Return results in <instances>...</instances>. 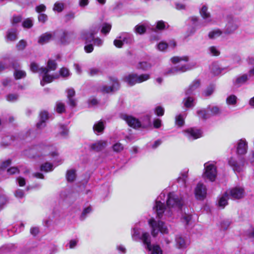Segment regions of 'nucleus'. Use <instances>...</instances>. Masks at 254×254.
I'll use <instances>...</instances> for the list:
<instances>
[{"mask_svg": "<svg viewBox=\"0 0 254 254\" xmlns=\"http://www.w3.org/2000/svg\"><path fill=\"white\" fill-rule=\"evenodd\" d=\"M55 32H46L42 34L38 38V43L40 45H44L49 42L53 38Z\"/></svg>", "mask_w": 254, "mask_h": 254, "instance_id": "19", "label": "nucleus"}, {"mask_svg": "<svg viewBox=\"0 0 254 254\" xmlns=\"http://www.w3.org/2000/svg\"><path fill=\"white\" fill-rule=\"evenodd\" d=\"M105 122L100 120L95 123L93 128L96 134L102 133L105 129Z\"/></svg>", "mask_w": 254, "mask_h": 254, "instance_id": "25", "label": "nucleus"}, {"mask_svg": "<svg viewBox=\"0 0 254 254\" xmlns=\"http://www.w3.org/2000/svg\"><path fill=\"white\" fill-rule=\"evenodd\" d=\"M121 118L125 120L129 126L134 128H138L140 127H145V125H142L140 122L138 121L135 118L131 116H128L126 114H124L121 115Z\"/></svg>", "mask_w": 254, "mask_h": 254, "instance_id": "11", "label": "nucleus"}, {"mask_svg": "<svg viewBox=\"0 0 254 254\" xmlns=\"http://www.w3.org/2000/svg\"><path fill=\"white\" fill-rule=\"evenodd\" d=\"M30 70L33 72H39L40 74L41 73V69L42 68H43V67L40 68L38 66V65L34 63V62H32L30 64Z\"/></svg>", "mask_w": 254, "mask_h": 254, "instance_id": "48", "label": "nucleus"}, {"mask_svg": "<svg viewBox=\"0 0 254 254\" xmlns=\"http://www.w3.org/2000/svg\"><path fill=\"white\" fill-rule=\"evenodd\" d=\"M229 198L228 194H226V192L219 198L218 200V206L222 208H223L226 205H227V200Z\"/></svg>", "mask_w": 254, "mask_h": 254, "instance_id": "35", "label": "nucleus"}, {"mask_svg": "<svg viewBox=\"0 0 254 254\" xmlns=\"http://www.w3.org/2000/svg\"><path fill=\"white\" fill-rule=\"evenodd\" d=\"M189 20L190 21V24L192 27V33L195 32L196 29L198 27L199 22L198 19L196 16H191L190 17Z\"/></svg>", "mask_w": 254, "mask_h": 254, "instance_id": "34", "label": "nucleus"}, {"mask_svg": "<svg viewBox=\"0 0 254 254\" xmlns=\"http://www.w3.org/2000/svg\"><path fill=\"white\" fill-rule=\"evenodd\" d=\"M171 61L172 63L174 64H177L180 63L183 61L185 62H188L189 61V57L187 56L174 57L172 58H171Z\"/></svg>", "mask_w": 254, "mask_h": 254, "instance_id": "37", "label": "nucleus"}, {"mask_svg": "<svg viewBox=\"0 0 254 254\" xmlns=\"http://www.w3.org/2000/svg\"><path fill=\"white\" fill-rule=\"evenodd\" d=\"M168 27V24L163 20H160L157 22L156 28L157 30H161Z\"/></svg>", "mask_w": 254, "mask_h": 254, "instance_id": "49", "label": "nucleus"}, {"mask_svg": "<svg viewBox=\"0 0 254 254\" xmlns=\"http://www.w3.org/2000/svg\"><path fill=\"white\" fill-rule=\"evenodd\" d=\"M78 242V240L77 239H72L70 240L68 243L66 245V247H68V248L70 249H74Z\"/></svg>", "mask_w": 254, "mask_h": 254, "instance_id": "58", "label": "nucleus"}, {"mask_svg": "<svg viewBox=\"0 0 254 254\" xmlns=\"http://www.w3.org/2000/svg\"><path fill=\"white\" fill-rule=\"evenodd\" d=\"M41 73L42 75V79L40 81V84L43 86L45 84L50 83L56 78L53 75H51L48 74L49 69L46 68H42Z\"/></svg>", "mask_w": 254, "mask_h": 254, "instance_id": "17", "label": "nucleus"}, {"mask_svg": "<svg viewBox=\"0 0 254 254\" xmlns=\"http://www.w3.org/2000/svg\"><path fill=\"white\" fill-rule=\"evenodd\" d=\"M150 77V74L147 73L140 75L136 73H131L126 75L124 77V80L129 86H132L136 84L147 81Z\"/></svg>", "mask_w": 254, "mask_h": 254, "instance_id": "3", "label": "nucleus"}, {"mask_svg": "<svg viewBox=\"0 0 254 254\" xmlns=\"http://www.w3.org/2000/svg\"><path fill=\"white\" fill-rule=\"evenodd\" d=\"M157 49L160 51H164L169 47L168 44L165 42H161L157 45Z\"/></svg>", "mask_w": 254, "mask_h": 254, "instance_id": "56", "label": "nucleus"}, {"mask_svg": "<svg viewBox=\"0 0 254 254\" xmlns=\"http://www.w3.org/2000/svg\"><path fill=\"white\" fill-rule=\"evenodd\" d=\"M191 68L190 65L185 64L182 65L181 66L172 67L171 68L168 69L165 74L166 75L175 74L178 72H185L187 70H190Z\"/></svg>", "mask_w": 254, "mask_h": 254, "instance_id": "16", "label": "nucleus"}, {"mask_svg": "<svg viewBox=\"0 0 254 254\" xmlns=\"http://www.w3.org/2000/svg\"><path fill=\"white\" fill-rule=\"evenodd\" d=\"M67 98L68 99L69 104L72 107L76 106V101L73 98L75 95V91L73 88L67 90Z\"/></svg>", "mask_w": 254, "mask_h": 254, "instance_id": "27", "label": "nucleus"}, {"mask_svg": "<svg viewBox=\"0 0 254 254\" xmlns=\"http://www.w3.org/2000/svg\"><path fill=\"white\" fill-rule=\"evenodd\" d=\"M183 133L190 140H193L194 139L200 138L202 135V132L200 129L190 128L184 130Z\"/></svg>", "mask_w": 254, "mask_h": 254, "instance_id": "10", "label": "nucleus"}, {"mask_svg": "<svg viewBox=\"0 0 254 254\" xmlns=\"http://www.w3.org/2000/svg\"><path fill=\"white\" fill-rule=\"evenodd\" d=\"M69 33L67 32H63L60 35V42L62 44H66L69 42Z\"/></svg>", "mask_w": 254, "mask_h": 254, "instance_id": "43", "label": "nucleus"}, {"mask_svg": "<svg viewBox=\"0 0 254 254\" xmlns=\"http://www.w3.org/2000/svg\"><path fill=\"white\" fill-rule=\"evenodd\" d=\"M74 17L75 13L73 12H69L65 15V21L66 22L69 21L72 19H73Z\"/></svg>", "mask_w": 254, "mask_h": 254, "instance_id": "63", "label": "nucleus"}, {"mask_svg": "<svg viewBox=\"0 0 254 254\" xmlns=\"http://www.w3.org/2000/svg\"><path fill=\"white\" fill-rule=\"evenodd\" d=\"M200 14L203 19L205 20V24L209 23L212 21L210 13L208 11V7L203 5L200 10Z\"/></svg>", "mask_w": 254, "mask_h": 254, "instance_id": "23", "label": "nucleus"}, {"mask_svg": "<svg viewBox=\"0 0 254 254\" xmlns=\"http://www.w3.org/2000/svg\"><path fill=\"white\" fill-rule=\"evenodd\" d=\"M65 4L60 1H56L53 6V10L54 11L61 12L64 9Z\"/></svg>", "mask_w": 254, "mask_h": 254, "instance_id": "33", "label": "nucleus"}, {"mask_svg": "<svg viewBox=\"0 0 254 254\" xmlns=\"http://www.w3.org/2000/svg\"><path fill=\"white\" fill-rule=\"evenodd\" d=\"M12 66L15 69L13 73V75L16 79H19L24 78L26 75V73L24 70H19L17 68L19 67V65L18 64H13Z\"/></svg>", "mask_w": 254, "mask_h": 254, "instance_id": "26", "label": "nucleus"}, {"mask_svg": "<svg viewBox=\"0 0 254 254\" xmlns=\"http://www.w3.org/2000/svg\"><path fill=\"white\" fill-rule=\"evenodd\" d=\"M19 97V95L17 94H9L6 96V100L10 102H14L16 101Z\"/></svg>", "mask_w": 254, "mask_h": 254, "instance_id": "52", "label": "nucleus"}, {"mask_svg": "<svg viewBox=\"0 0 254 254\" xmlns=\"http://www.w3.org/2000/svg\"><path fill=\"white\" fill-rule=\"evenodd\" d=\"M186 117L185 114L181 115L180 114L179 115L176 116L175 118V124L176 125L178 126L179 127H182L185 123V118Z\"/></svg>", "mask_w": 254, "mask_h": 254, "instance_id": "36", "label": "nucleus"}, {"mask_svg": "<svg viewBox=\"0 0 254 254\" xmlns=\"http://www.w3.org/2000/svg\"><path fill=\"white\" fill-rule=\"evenodd\" d=\"M53 170V165L50 163H45L41 166V170L46 172L52 171Z\"/></svg>", "mask_w": 254, "mask_h": 254, "instance_id": "44", "label": "nucleus"}, {"mask_svg": "<svg viewBox=\"0 0 254 254\" xmlns=\"http://www.w3.org/2000/svg\"><path fill=\"white\" fill-rule=\"evenodd\" d=\"M230 225V221L229 220H223L221 222L220 225L222 229L226 230Z\"/></svg>", "mask_w": 254, "mask_h": 254, "instance_id": "61", "label": "nucleus"}, {"mask_svg": "<svg viewBox=\"0 0 254 254\" xmlns=\"http://www.w3.org/2000/svg\"><path fill=\"white\" fill-rule=\"evenodd\" d=\"M194 193L197 199L203 200L207 193L205 186L201 183H198L195 188Z\"/></svg>", "mask_w": 254, "mask_h": 254, "instance_id": "12", "label": "nucleus"}, {"mask_svg": "<svg viewBox=\"0 0 254 254\" xmlns=\"http://www.w3.org/2000/svg\"><path fill=\"white\" fill-rule=\"evenodd\" d=\"M22 25L25 28H29L33 25L32 21L30 19H27L23 21Z\"/></svg>", "mask_w": 254, "mask_h": 254, "instance_id": "64", "label": "nucleus"}, {"mask_svg": "<svg viewBox=\"0 0 254 254\" xmlns=\"http://www.w3.org/2000/svg\"><path fill=\"white\" fill-rule=\"evenodd\" d=\"M49 118L48 113L46 111H42L40 114V121L37 124L36 127L39 129H42L46 126V121Z\"/></svg>", "mask_w": 254, "mask_h": 254, "instance_id": "24", "label": "nucleus"}, {"mask_svg": "<svg viewBox=\"0 0 254 254\" xmlns=\"http://www.w3.org/2000/svg\"><path fill=\"white\" fill-rule=\"evenodd\" d=\"M189 244L184 237L180 235L176 236L175 238L176 247L178 249L183 250L187 248Z\"/></svg>", "mask_w": 254, "mask_h": 254, "instance_id": "21", "label": "nucleus"}, {"mask_svg": "<svg viewBox=\"0 0 254 254\" xmlns=\"http://www.w3.org/2000/svg\"><path fill=\"white\" fill-rule=\"evenodd\" d=\"M237 101V97L234 95H231L226 99L227 104L229 105H234Z\"/></svg>", "mask_w": 254, "mask_h": 254, "instance_id": "45", "label": "nucleus"}, {"mask_svg": "<svg viewBox=\"0 0 254 254\" xmlns=\"http://www.w3.org/2000/svg\"><path fill=\"white\" fill-rule=\"evenodd\" d=\"M248 142L245 138L239 139L236 144V152L238 155H244L248 150Z\"/></svg>", "mask_w": 254, "mask_h": 254, "instance_id": "13", "label": "nucleus"}, {"mask_svg": "<svg viewBox=\"0 0 254 254\" xmlns=\"http://www.w3.org/2000/svg\"><path fill=\"white\" fill-rule=\"evenodd\" d=\"M226 194H228L229 198L233 199H239L243 198L245 194V191L242 187H235L230 189L226 191Z\"/></svg>", "mask_w": 254, "mask_h": 254, "instance_id": "9", "label": "nucleus"}, {"mask_svg": "<svg viewBox=\"0 0 254 254\" xmlns=\"http://www.w3.org/2000/svg\"><path fill=\"white\" fill-rule=\"evenodd\" d=\"M207 109L211 112L212 116H216L221 113V110L217 106L208 107Z\"/></svg>", "mask_w": 254, "mask_h": 254, "instance_id": "46", "label": "nucleus"}, {"mask_svg": "<svg viewBox=\"0 0 254 254\" xmlns=\"http://www.w3.org/2000/svg\"><path fill=\"white\" fill-rule=\"evenodd\" d=\"M165 198V193H161L157 198L155 205L153 207L159 218H163L164 215L167 217H171L174 212L181 209L184 204L183 198L179 193L173 192L168 194L167 207L165 206L164 202H162L161 201L162 199L164 200Z\"/></svg>", "mask_w": 254, "mask_h": 254, "instance_id": "1", "label": "nucleus"}, {"mask_svg": "<svg viewBox=\"0 0 254 254\" xmlns=\"http://www.w3.org/2000/svg\"><path fill=\"white\" fill-rule=\"evenodd\" d=\"M111 29V25L110 24L105 23L103 24L101 29V32L103 34H107Z\"/></svg>", "mask_w": 254, "mask_h": 254, "instance_id": "57", "label": "nucleus"}, {"mask_svg": "<svg viewBox=\"0 0 254 254\" xmlns=\"http://www.w3.org/2000/svg\"><path fill=\"white\" fill-rule=\"evenodd\" d=\"M151 67V65L150 64L146 62H140L137 66V68L138 69H141L143 70H146L150 68Z\"/></svg>", "mask_w": 254, "mask_h": 254, "instance_id": "47", "label": "nucleus"}, {"mask_svg": "<svg viewBox=\"0 0 254 254\" xmlns=\"http://www.w3.org/2000/svg\"><path fill=\"white\" fill-rule=\"evenodd\" d=\"M146 27L144 24H137L133 28V31L136 34L142 35L146 32Z\"/></svg>", "mask_w": 254, "mask_h": 254, "instance_id": "32", "label": "nucleus"}, {"mask_svg": "<svg viewBox=\"0 0 254 254\" xmlns=\"http://www.w3.org/2000/svg\"><path fill=\"white\" fill-rule=\"evenodd\" d=\"M47 69H49V71L55 70L57 68V64L55 61L50 60L48 62Z\"/></svg>", "mask_w": 254, "mask_h": 254, "instance_id": "51", "label": "nucleus"}, {"mask_svg": "<svg viewBox=\"0 0 254 254\" xmlns=\"http://www.w3.org/2000/svg\"><path fill=\"white\" fill-rule=\"evenodd\" d=\"M134 38L132 34L128 32H121L114 40L113 43L117 48H122L124 45H132L134 43Z\"/></svg>", "mask_w": 254, "mask_h": 254, "instance_id": "2", "label": "nucleus"}, {"mask_svg": "<svg viewBox=\"0 0 254 254\" xmlns=\"http://www.w3.org/2000/svg\"><path fill=\"white\" fill-rule=\"evenodd\" d=\"M111 81L112 82L111 85H104L101 87L100 90L103 92L108 93L111 92H114L119 88L120 85L117 79L112 78Z\"/></svg>", "mask_w": 254, "mask_h": 254, "instance_id": "15", "label": "nucleus"}, {"mask_svg": "<svg viewBox=\"0 0 254 254\" xmlns=\"http://www.w3.org/2000/svg\"><path fill=\"white\" fill-rule=\"evenodd\" d=\"M107 146L106 140H100L91 143L89 145L90 149L95 152H99L103 150Z\"/></svg>", "mask_w": 254, "mask_h": 254, "instance_id": "18", "label": "nucleus"}, {"mask_svg": "<svg viewBox=\"0 0 254 254\" xmlns=\"http://www.w3.org/2000/svg\"><path fill=\"white\" fill-rule=\"evenodd\" d=\"M66 178L68 182H73L76 178L75 170H70L67 171L66 172Z\"/></svg>", "mask_w": 254, "mask_h": 254, "instance_id": "39", "label": "nucleus"}, {"mask_svg": "<svg viewBox=\"0 0 254 254\" xmlns=\"http://www.w3.org/2000/svg\"><path fill=\"white\" fill-rule=\"evenodd\" d=\"M208 53L212 56H218L220 52L219 49L215 46H211L208 48Z\"/></svg>", "mask_w": 254, "mask_h": 254, "instance_id": "41", "label": "nucleus"}, {"mask_svg": "<svg viewBox=\"0 0 254 254\" xmlns=\"http://www.w3.org/2000/svg\"><path fill=\"white\" fill-rule=\"evenodd\" d=\"M99 29L98 26L92 27L89 30H83L80 33V38L84 40L86 43H91L93 40L94 35L97 33Z\"/></svg>", "mask_w": 254, "mask_h": 254, "instance_id": "8", "label": "nucleus"}, {"mask_svg": "<svg viewBox=\"0 0 254 254\" xmlns=\"http://www.w3.org/2000/svg\"><path fill=\"white\" fill-rule=\"evenodd\" d=\"M11 161L10 159H7L1 162L0 165V168L2 169H5L8 167L11 164Z\"/></svg>", "mask_w": 254, "mask_h": 254, "instance_id": "62", "label": "nucleus"}, {"mask_svg": "<svg viewBox=\"0 0 254 254\" xmlns=\"http://www.w3.org/2000/svg\"><path fill=\"white\" fill-rule=\"evenodd\" d=\"M69 130L67 127L63 125L59 126L58 134L63 138H66L68 136Z\"/></svg>", "mask_w": 254, "mask_h": 254, "instance_id": "31", "label": "nucleus"}, {"mask_svg": "<svg viewBox=\"0 0 254 254\" xmlns=\"http://www.w3.org/2000/svg\"><path fill=\"white\" fill-rule=\"evenodd\" d=\"M215 87L213 85H210L204 91L203 94L205 96L211 95L214 91Z\"/></svg>", "mask_w": 254, "mask_h": 254, "instance_id": "54", "label": "nucleus"}, {"mask_svg": "<svg viewBox=\"0 0 254 254\" xmlns=\"http://www.w3.org/2000/svg\"><path fill=\"white\" fill-rule=\"evenodd\" d=\"M114 151L116 152H120L124 149V145L120 142L115 143L112 146Z\"/></svg>", "mask_w": 254, "mask_h": 254, "instance_id": "50", "label": "nucleus"}, {"mask_svg": "<svg viewBox=\"0 0 254 254\" xmlns=\"http://www.w3.org/2000/svg\"><path fill=\"white\" fill-rule=\"evenodd\" d=\"M91 211H92V208L90 206H88V207L85 208L83 210V211L80 216V219L81 220H84L86 217L87 214H89Z\"/></svg>", "mask_w": 254, "mask_h": 254, "instance_id": "55", "label": "nucleus"}, {"mask_svg": "<svg viewBox=\"0 0 254 254\" xmlns=\"http://www.w3.org/2000/svg\"><path fill=\"white\" fill-rule=\"evenodd\" d=\"M194 99L192 97L188 96L184 99V106L187 108L192 107L194 106Z\"/></svg>", "mask_w": 254, "mask_h": 254, "instance_id": "38", "label": "nucleus"}, {"mask_svg": "<svg viewBox=\"0 0 254 254\" xmlns=\"http://www.w3.org/2000/svg\"><path fill=\"white\" fill-rule=\"evenodd\" d=\"M229 165L233 168L234 171L240 172L242 170V167L238 164L236 160L231 157L228 161Z\"/></svg>", "mask_w": 254, "mask_h": 254, "instance_id": "28", "label": "nucleus"}, {"mask_svg": "<svg viewBox=\"0 0 254 254\" xmlns=\"http://www.w3.org/2000/svg\"><path fill=\"white\" fill-rule=\"evenodd\" d=\"M222 34V31L219 29H216L210 31L209 33L208 36L210 39H215L219 37Z\"/></svg>", "mask_w": 254, "mask_h": 254, "instance_id": "42", "label": "nucleus"}, {"mask_svg": "<svg viewBox=\"0 0 254 254\" xmlns=\"http://www.w3.org/2000/svg\"><path fill=\"white\" fill-rule=\"evenodd\" d=\"M60 74L62 77L64 78L68 77L70 75L69 70L65 67H63L60 69Z\"/></svg>", "mask_w": 254, "mask_h": 254, "instance_id": "53", "label": "nucleus"}, {"mask_svg": "<svg viewBox=\"0 0 254 254\" xmlns=\"http://www.w3.org/2000/svg\"><path fill=\"white\" fill-rule=\"evenodd\" d=\"M250 76L251 75H250L249 73L239 75L236 78L234 81V84L237 87H240L245 84L248 80Z\"/></svg>", "mask_w": 254, "mask_h": 254, "instance_id": "22", "label": "nucleus"}, {"mask_svg": "<svg viewBox=\"0 0 254 254\" xmlns=\"http://www.w3.org/2000/svg\"><path fill=\"white\" fill-rule=\"evenodd\" d=\"M132 238L134 241H141L143 245L149 243L151 239L148 233L143 232L137 225L133 228L131 232Z\"/></svg>", "mask_w": 254, "mask_h": 254, "instance_id": "5", "label": "nucleus"}, {"mask_svg": "<svg viewBox=\"0 0 254 254\" xmlns=\"http://www.w3.org/2000/svg\"><path fill=\"white\" fill-rule=\"evenodd\" d=\"M148 223L151 228V234L153 237H156L160 232L162 234H167L168 229L163 222L156 221L154 218H151L148 221Z\"/></svg>", "mask_w": 254, "mask_h": 254, "instance_id": "4", "label": "nucleus"}, {"mask_svg": "<svg viewBox=\"0 0 254 254\" xmlns=\"http://www.w3.org/2000/svg\"><path fill=\"white\" fill-rule=\"evenodd\" d=\"M188 179V170L182 172L178 177V182L182 185L186 186V183Z\"/></svg>", "mask_w": 254, "mask_h": 254, "instance_id": "29", "label": "nucleus"}, {"mask_svg": "<svg viewBox=\"0 0 254 254\" xmlns=\"http://www.w3.org/2000/svg\"><path fill=\"white\" fill-rule=\"evenodd\" d=\"M197 114L199 118L203 120H206L210 117L209 114L205 109H201L197 111Z\"/></svg>", "mask_w": 254, "mask_h": 254, "instance_id": "40", "label": "nucleus"}, {"mask_svg": "<svg viewBox=\"0 0 254 254\" xmlns=\"http://www.w3.org/2000/svg\"><path fill=\"white\" fill-rule=\"evenodd\" d=\"M240 26V21L237 18L228 16L227 18V23L225 28L226 34H231L238 29Z\"/></svg>", "mask_w": 254, "mask_h": 254, "instance_id": "7", "label": "nucleus"}, {"mask_svg": "<svg viewBox=\"0 0 254 254\" xmlns=\"http://www.w3.org/2000/svg\"><path fill=\"white\" fill-rule=\"evenodd\" d=\"M200 86V81L198 79H195L185 91L186 95L189 96L195 94L198 91V89Z\"/></svg>", "mask_w": 254, "mask_h": 254, "instance_id": "14", "label": "nucleus"}, {"mask_svg": "<svg viewBox=\"0 0 254 254\" xmlns=\"http://www.w3.org/2000/svg\"><path fill=\"white\" fill-rule=\"evenodd\" d=\"M144 245L145 248L150 252V254H162L163 252L160 247L158 245H151L150 239L148 244L145 243Z\"/></svg>", "mask_w": 254, "mask_h": 254, "instance_id": "20", "label": "nucleus"}, {"mask_svg": "<svg viewBox=\"0 0 254 254\" xmlns=\"http://www.w3.org/2000/svg\"><path fill=\"white\" fill-rule=\"evenodd\" d=\"M26 42L24 40H21L17 43L16 47L18 50H22L26 47Z\"/></svg>", "mask_w": 254, "mask_h": 254, "instance_id": "59", "label": "nucleus"}, {"mask_svg": "<svg viewBox=\"0 0 254 254\" xmlns=\"http://www.w3.org/2000/svg\"><path fill=\"white\" fill-rule=\"evenodd\" d=\"M56 110L59 113H62L65 110L64 105L60 102H58L56 104Z\"/></svg>", "mask_w": 254, "mask_h": 254, "instance_id": "60", "label": "nucleus"}, {"mask_svg": "<svg viewBox=\"0 0 254 254\" xmlns=\"http://www.w3.org/2000/svg\"><path fill=\"white\" fill-rule=\"evenodd\" d=\"M204 172L203 177L211 182L215 180L217 176V169L215 165L210 162H207L204 164Z\"/></svg>", "mask_w": 254, "mask_h": 254, "instance_id": "6", "label": "nucleus"}, {"mask_svg": "<svg viewBox=\"0 0 254 254\" xmlns=\"http://www.w3.org/2000/svg\"><path fill=\"white\" fill-rule=\"evenodd\" d=\"M6 38L10 41H14L17 39V31L15 29H11L7 31Z\"/></svg>", "mask_w": 254, "mask_h": 254, "instance_id": "30", "label": "nucleus"}]
</instances>
